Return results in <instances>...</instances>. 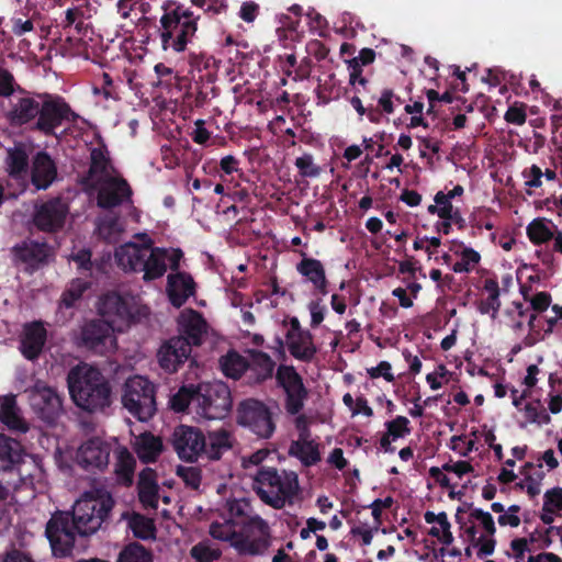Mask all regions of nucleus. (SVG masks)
<instances>
[{
	"label": "nucleus",
	"instance_id": "23",
	"mask_svg": "<svg viewBox=\"0 0 562 562\" xmlns=\"http://www.w3.org/2000/svg\"><path fill=\"white\" fill-rule=\"evenodd\" d=\"M57 177L55 161L46 151H38L32 162L31 181L37 190L47 189Z\"/></svg>",
	"mask_w": 562,
	"mask_h": 562
},
{
	"label": "nucleus",
	"instance_id": "7",
	"mask_svg": "<svg viewBox=\"0 0 562 562\" xmlns=\"http://www.w3.org/2000/svg\"><path fill=\"white\" fill-rule=\"evenodd\" d=\"M237 424L261 439H269L276 431V422L270 408L261 401L246 398L237 406Z\"/></svg>",
	"mask_w": 562,
	"mask_h": 562
},
{
	"label": "nucleus",
	"instance_id": "15",
	"mask_svg": "<svg viewBox=\"0 0 562 562\" xmlns=\"http://www.w3.org/2000/svg\"><path fill=\"white\" fill-rule=\"evenodd\" d=\"M30 404L36 415L47 424H54L63 412V401L54 387L37 382L31 391Z\"/></svg>",
	"mask_w": 562,
	"mask_h": 562
},
{
	"label": "nucleus",
	"instance_id": "4",
	"mask_svg": "<svg viewBox=\"0 0 562 562\" xmlns=\"http://www.w3.org/2000/svg\"><path fill=\"white\" fill-rule=\"evenodd\" d=\"M252 488L266 505L282 509L293 505L300 493L299 476L295 472L283 471V476L273 467H260L254 476Z\"/></svg>",
	"mask_w": 562,
	"mask_h": 562
},
{
	"label": "nucleus",
	"instance_id": "43",
	"mask_svg": "<svg viewBox=\"0 0 562 562\" xmlns=\"http://www.w3.org/2000/svg\"><path fill=\"white\" fill-rule=\"evenodd\" d=\"M128 527L138 539L148 540L155 538L156 528L153 520L140 514H134L131 517Z\"/></svg>",
	"mask_w": 562,
	"mask_h": 562
},
{
	"label": "nucleus",
	"instance_id": "64",
	"mask_svg": "<svg viewBox=\"0 0 562 562\" xmlns=\"http://www.w3.org/2000/svg\"><path fill=\"white\" fill-rule=\"evenodd\" d=\"M194 130L191 133V138L194 143L199 145H205L210 137L211 133L205 128V121L202 119H199L194 122Z\"/></svg>",
	"mask_w": 562,
	"mask_h": 562
},
{
	"label": "nucleus",
	"instance_id": "14",
	"mask_svg": "<svg viewBox=\"0 0 562 562\" xmlns=\"http://www.w3.org/2000/svg\"><path fill=\"white\" fill-rule=\"evenodd\" d=\"M97 205L102 210H111L131 203L133 190L127 180L121 176H108L98 179Z\"/></svg>",
	"mask_w": 562,
	"mask_h": 562
},
{
	"label": "nucleus",
	"instance_id": "33",
	"mask_svg": "<svg viewBox=\"0 0 562 562\" xmlns=\"http://www.w3.org/2000/svg\"><path fill=\"white\" fill-rule=\"evenodd\" d=\"M231 432L225 428L209 431L206 450L203 451L211 460H220L225 451L232 448Z\"/></svg>",
	"mask_w": 562,
	"mask_h": 562
},
{
	"label": "nucleus",
	"instance_id": "6",
	"mask_svg": "<svg viewBox=\"0 0 562 562\" xmlns=\"http://www.w3.org/2000/svg\"><path fill=\"white\" fill-rule=\"evenodd\" d=\"M195 413L206 419H222L232 408L228 386L221 381L196 384Z\"/></svg>",
	"mask_w": 562,
	"mask_h": 562
},
{
	"label": "nucleus",
	"instance_id": "47",
	"mask_svg": "<svg viewBox=\"0 0 562 562\" xmlns=\"http://www.w3.org/2000/svg\"><path fill=\"white\" fill-rule=\"evenodd\" d=\"M93 93L102 95L105 100H119V91L112 77L108 72H102L101 77L97 79L93 86Z\"/></svg>",
	"mask_w": 562,
	"mask_h": 562
},
{
	"label": "nucleus",
	"instance_id": "2",
	"mask_svg": "<svg viewBox=\"0 0 562 562\" xmlns=\"http://www.w3.org/2000/svg\"><path fill=\"white\" fill-rule=\"evenodd\" d=\"M9 99L5 119L12 127H25L45 136H56L65 122L76 123L79 115L59 95L33 93L18 86Z\"/></svg>",
	"mask_w": 562,
	"mask_h": 562
},
{
	"label": "nucleus",
	"instance_id": "56",
	"mask_svg": "<svg viewBox=\"0 0 562 562\" xmlns=\"http://www.w3.org/2000/svg\"><path fill=\"white\" fill-rule=\"evenodd\" d=\"M549 507L553 510L562 512V487H552L543 495V512H549Z\"/></svg>",
	"mask_w": 562,
	"mask_h": 562
},
{
	"label": "nucleus",
	"instance_id": "24",
	"mask_svg": "<svg viewBox=\"0 0 562 562\" xmlns=\"http://www.w3.org/2000/svg\"><path fill=\"white\" fill-rule=\"evenodd\" d=\"M276 363L271 357L262 351H252L247 359L245 382L249 385L260 384L272 378Z\"/></svg>",
	"mask_w": 562,
	"mask_h": 562
},
{
	"label": "nucleus",
	"instance_id": "20",
	"mask_svg": "<svg viewBox=\"0 0 562 562\" xmlns=\"http://www.w3.org/2000/svg\"><path fill=\"white\" fill-rule=\"evenodd\" d=\"M166 292L170 304L180 308L195 295L196 284L192 276L186 271L171 272L167 277Z\"/></svg>",
	"mask_w": 562,
	"mask_h": 562
},
{
	"label": "nucleus",
	"instance_id": "45",
	"mask_svg": "<svg viewBox=\"0 0 562 562\" xmlns=\"http://www.w3.org/2000/svg\"><path fill=\"white\" fill-rule=\"evenodd\" d=\"M435 204L427 207V212L437 215L441 220H450L452 213L458 209L454 207L451 200L443 195V191H438L434 196Z\"/></svg>",
	"mask_w": 562,
	"mask_h": 562
},
{
	"label": "nucleus",
	"instance_id": "13",
	"mask_svg": "<svg viewBox=\"0 0 562 562\" xmlns=\"http://www.w3.org/2000/svg\"><path fill=\"white\" fill-rule=\"evenodd\" d=\"M69 213L68 204L61 198H52L35 205L34 226L44 233H57L63 229Z\"/></svg>",
	"mask_w": 562,
	"mask_h": 562
},
{
	"label": "nucleus",
	"instance_id": "29",
	"mask_svg": "<svg viewBox=\"0 0 562 562\" xmlns=\"http://www.w3.org/2000/svg\"><path fill=\"white\" fill-rule=\"evenodd\" d=\"M0 420L10 430H14L22 434L29 430L27 424L20 416V411L16 404L15 396L12 394L3 396L1 400Z\"/></svg>",
	"mask_w": 562,
	"mask_h": 562
},
{
	"label": "nucleus",
	"instance_id": "9",
	"mask_svg": "<svg viewBox=\"0 0 562 562\" xmlns=\"http://www.w3.org/2000/svg\"><path fill=\"white\" fill-rule=\"evenodd\" d=\"M277 384L285 394L284 407L288 414L297 415L308 398L303 378L293 366L280 364L276 373Z\"/></svg>",
	"mask_w": 562,
	"mask_h": 562
},
{
	"label": "nucleus",
	"instance_id": "31",
	"mask_svg": "<svg viewBox=\"0 0 562 562\" xmlns=\"http://www.w3.org/2000/svg\"><path fill=\"white\" fill-rule=\"evenodd\" d=\"M115 474L117 482L123 486H131L134 480L136 460L125 447H120L116 452Z\"/></svg>",
	"mask_w": 562,
	"mask_h": 562
},
{
	"label": "nucleus",
	"instance_id": "28",
	"mask_svg": "<svg viewBox=\"0 0 562 562\" xmlns=\"http://www.w3.org/2000/svg\"><path fill=\"white\" fill-rule=\"evenodd\" d=\"M150 246H138L130 244L116 252L119 263L133 272H143L146 267V257L149 252Z\"/></svg>",
	"mask_w": 562,
	"mask_h": 562
},
{
	"label": "nucleus",
	"instance_id": "17",
	"mask_svg": "<svg viewBox=\"0 0 562 562\" xmlns=\"http://www.w3.org/2000/svg\"><path fill=\"white\" fill-rule=\"evenodd\" d=\"M177 328L179 333L177 337H183L192 349V346L203 344L209 325L200 312L193 308H184L177 318Z\"/></svg>",
	"mask_w": 562,
	"mask_h": 562
},
{
	"label": "nucleus",
	"instance_id": "18",
	"mask_svg": "<svg viewBox=\"0 0 562 562\" xmlns=\"http://www.w3.org/2000/svg\"><path fill=\"white\" fill-rule=\"evenodd\" d=\"M14 261L23 263L26 269L36 270L46 263L52 248L46 241L26 239L12 248Z\"/></svg>",
	"mask_w": 562,
	"mask_h": 562
},
{
	"label": "nucleus",
	"instance_id": "49",
	"mask_svg": "<svg viewBox=\"0 0 562 562\" xmlns=\"http://www.w3.org/2000/svg\"><path fill=\"white\" fill-rule=\"evenodd\" d=\"M176 474L184 482L186 486L199 490L202 481V471L199 467L178 465Z\"/></svg>",
	"mask_w": 562,
	"mask_h": 562
},
{
	"label": "nucleus",
	"instance_id": "8",
	"mask_svg": "<svg viewBox=\"0 0 562 562\" xmlns=\"http://www.w3.org/2000/svg\"><path fill=\"white\" fill-rule=\"evenodd\" d=\"M159 22V37L165 52L169 49L176 53L184 52L198 31L196 22H179L175 13H164Z\"/></svg>",
	"mask_w": 562,
	"mask_h": 562
},
{
	"label": "nucleus",
	"instance_id": "1",
	"mask_svg": "<svg viewBox=\"0 0 562 562\" xmlns=\"http://www.w3.org/2000/svg\"><path fill=\"white\" fill-rule=\"evenodd\" d=\"M112 495L104 490L85 493L71 512L57 510L46 524L45 536L56 558L71 555L76 537L95 533L110 517L114 507Z\"/></svg>",
	"mask_w": 562,
	"mask_h": 562
},
{
	"label": "nucleus",
	"instance_id": "22",
	"mask_svg": "<svg viewBox=\"0 0 562 562\" xmlns=\"http://www.w3.org/2000/svg\"><path fill=\"white\" fill-rule=\"evenodd\" d=\"M47 340V330L41 321H35L24 326L20 341V351L30 361L37 360L43 352Z\"/></svg>",
	"mask_w": 562,
	"mask_h": 562
},
{
	"label": "nucleus",
	"instance_id": "54",
	"mask_svg": "<svg viewBox=\"0 0 562 562\" xmlns=\"http://www.w3.org/2000/svg\"><path fill=\"white\" fill-rule=\"evenodd\" d=\"M14 76L0 66V97L10 98L18 90Z\"/></svg>",
	"mask_w": 562,
	"mask_h": 562
},
{
	"label": "nucleus",
	"instance_id": "51",
	"mask_svg": "<svg viewBox=\"0 0 562 562\" xmlns=\"http://www.w3.org/2000/svg\"><path fill=\"white\" fill-rule=\"evenodd\" d=\"M524 413L528 423L531 424L547 425L551 422V417L540 405L539 401H537V405L533 403H527L524 407Z\"/></svg>",
	"mask_w": 562,
	"mask_h": 562
},
{
	"label": "nucleus",
	"instance_id": "46",
	"mask_svg": "<svg viewBox=\"0 0 562 562\" xmlns=\"http://www.w3.org/2000/svg\"><path fill=\"white\" fill-rule=\"evenodd\" d=\"M29 166V157L23 148L15 147L8 153V168L12 176H20L26 172Z\"/></svg>",
	"mask_w": 562,
	"mask_h": 562
},
{
	"label": "nucleus",
	"instance_id": "19",
	"mask_svg": "<svg viewBox=\"0 0 562 562\" xmlns=\"http://www.w3.org/2000/svg\"><path fill=\"white\" fill-rule=\"evenodd\" d=\"M102 321L109 322L113 327L116 323H128L133 318L130 302L117 292H108L100 297L98 305Z\"/></svg>",
	"mask_w": 562,
	"mask_h": 562
},
{
	"label": "nucleus",
	"instance_id": "59",
	"mask_svg": "<svg viewBox=\"0 0 562 562\" xmlns=\"http://www.w3.org/2000/svg\"><path fill=\"white\" fill-rule=\"evenodd\" d=\"M363 66L357 63L356 59L348 60L349 69V85L356 87L357 85L366 86L369 83V79L363 75Z\"/></svg>",
	"mask_w": 562,
	"mask_h": 562
},
{
	"label": "nucleus",
	"instance_id": "34",
	"mask_svg": "<svg viewBox=\"0 0 562 562\" xmlns=\"http://www.w3.org/2000/svg\"><path fill=\"white\" fill-rule=\"evenodd\" d=\"M162 450L160 438L150 432H145L138 437L135 443V451L142 462H155Z\"/></svg>",
	"mask_w": 562,
	"mask_h": 562
},
{
	"label": "nucleus",
	"instance_id": "60",
	"mask_svg": "<svg viewBox=\"0 0 562 562\" xmlns=\"http://www.w3.org/2000/svg\"><path fill=\"white\" fill-rule=\"evenodd\" d=\"M470 517L479 520L488 536H493L496 532V527L492 515L488 512H484L481 508H474Z\"/></svg>",
	"mask_w": 562,
	"mask_h": 562
},
{
	"label": "nucleus",
	"instance_id": "39",
	"mask_svg": "<svg viewBox=\"0 0 562 562\" xmlns=\"http://www.w3.org/2000/svg\"><path fill=\"white\" fill-rule=\"evenodd\" d=\"M90 283L83 279H75L69 286L63 292L59 307L70 308L79 301L83 293L89 289Z\"/></svg>",
	"mask_w": 562,
	"mask_h": 562
},
{
	"label": "nucleus",
	"instance_id": "44",
	"mask_svg": "<svg viewBox=\"0 0 562 562\" xmlns=\"http://www.w3.org/2000/svg\"><path fill=\"white\" fill-rule=\"evenodd\" d=\"M154 71L157 76L156 87L170 90L172 87L179 85L180 77L173 70V68L165 65L164 63H158L154 67Z\"/></svg>",
	"mask_w": 562,
	"mask_h": 562
},
{
	"label": "nucleus",
	"instance_id": "63",
	"mask_svg": "<svg viewBox=\"0 0 562 562\" xmlns=\"http://www.w3.org/2000/svg\"><path fill=\"white\" fill-rule=\"evenodd\" d=\"M11 32L15 36H22L25 33L33 31L34 24L31 19H23L22 15H13L10 19Z\"/></svg>",
	"mask_w": 562,
	"mask_h": 562
},
{
	"label": "nucleus",
	"instance_id": "30",
	"mask_svg": "<svg viewBox=\"0 0 562 562\" xmlns=\"http://www.w3.org/2000/svg\"><path fill=\"white\" fill-rule=\"evenodd\" d=\"M168 249L161 247H151L146 257V267L143 270L144 281H151L161 278L167 271Z\"/></svg>",
	"mask_w": 562,
	"mask_h": 562
},
{
	"label": "nucleus",
	"instance_id": "32",
	"mask_svg": "<svg viewBox=\"0 0 562 562\" xmlns=\"http://www.w3.org/2000/svg\"><path fill=\"white\" fill-rule=\"evenodd\" d=\"M111 167V160L108 155L105 147H94L90 153V166L87 177L83 179V183L88 184L90 180L103 179L109 175V168Z\"/></svg>",
	"mask_w": 562,
	"mask_h": 562
},
{
	"label": "nucleus",
	"instance_id": "12",
	"mask_svg": "<svg viewBox=\"0 0 562 562\" xmlns=\"http://www.w3.org/2000/svg\"><path fill=\"white\" fill-rule=\"evenodd\" d=\"M112 446L105 440L93 437L83 441L76 451L77 464L87 472H103L109 463Z\"/></svg>",
	"mask_w": 562,
	"mask_h": 562
},
{
	"label": "nucleus",
	"instance_id": "38",
	"mask_svg": "<svg viewBox=\"0 0 562 562\" xmlns=\"http://www.w3.org/2000/svg\"><path fill=\"white\" fill-rule=\"evenodd\" d=\"M196 385H182L170 398V407L177 413L186 412L190 405L195 408Z\"/></svg>",
	"mask_w": 562,
	"mask_h": 562
},
{
	"label": "nucleus",
	"instance_id": "36",
	"mask_svg": "<svg viewBox=\"0 0 562 562\" xmlns=\"http://www.w3.org/2000/svg\"><path fill=\"white\" fill-rule=\"evenodd\" d=\"M221 370L225 376L238 380L245 379L247 370V359L235 350L228 351L220 360Z\"/></svg>",
	"mask_w": 562,
	"mask_h": 562
},
{
	"label": "nucleus",
	"instance_id": "35",
	"mask_svg": "<svg viewBox=\"0 0 562 562\" xmlns=\"http://www.w3.org/2000/svg\"><path fill=\"white\" fill-rule=\"evenodd\" d=\"M288 453L290 457L296 458L306 468L313 467L322 460L319 443L291 442Z\"/></svg>",
	"mask_w": 562,
	"mask_h": 562
},
{
	"label": "nucleus",
	"instance_id": "53",
	"mask_svg": "<svg viewBox=\"0 0 562 562\" xmlns=\"http://www.w3.org/2000/svg\"><path fill=\"white\" fill-rule=\"evenodd\" d=\"M363 99L359 95H353L350 100L352 108L359 115H367L370 122L379 123L380 122V111L374 109V104L372 102L366 101L367 105H363Z\"/></svg>",
	"mask_w": 562,
	"mask_h": 562
},
{
	"label": "nucleus",
	"instance_id": "40",
	"mask_svg": "<svg viewBox=\"0 0 562 562\" xmlns=\"http://www.w3.org/2000/svg\"><path fill=\"white\" fill-rule=\"evenodd\" d=\"M98 235L106 243L116 241L119 235L122 233V227L119 217L115 215H105L97 222Z\"/></svg>",
	"mask_w": 562,
	"mask_h": 562
},
{
	"label": "nucleus",
	"instance_id": "41",
	"mask_svg": "<svg viewBox=\"0 0 562 562\" xmlns=\"http://www.w3.org/2000/svg\"><path fill=\"white\" fill-rule=\"evenodd\" d=\"M116 562H154L149 550L138 542L125 546L119 553Z\"/></svg>",
	"mask_w": 562,
	"mask_h": 562
},
{
	"label": "nucleus",
	"instance_id": "25",
	"mask_svg": "<svg viewBox=\"0 0 562 562\" xmlns=\"http://www.w3.org/2000/svg\"><path fill=\"white\" fill-rule=\"evenodd\" d=\"M138 501L144 508L156 509L159 502V485L157 473L151 468L143 469L137 481Z\"/></svg>",
	"mask_w": 562,
	"mask_h": 562
},
{
	"label": "nucleus",
	"instance_id": "16",
	"mask_svg": "<svg viewBox=\"0 0 562 562\" xmlns=\"http://www.w3.org/2000/svg\"><path fill=\"white\" fill-rule=\"evenodd\" d=\"M192 349L183 337H170L157 351L159 367L166 373H176L190 359Z\"/></svg>",
	"mask_w": 562,
	"mask_h": 562
},
{
	"label": "nucleus",
	"instance_id": "58",
	"mask_svg": "<svg viewBox=\"0 0 562 562\" xmlns=\"http://www.w3.org/2000/svg\"><path fill=\"white\" fill-rule=\"evenodd\" d=\"M552 533H554V530H550V526L546 529L537 528L529 535L528 540L530 541V543H538V549H547L553 542V539L551 537Z\"/></svg>",
	"mask_w": 562,
	"mask_h": 562
},
{
	"label": "nucleus",
	"instance_id": "55",
	"mask_svg": "<svg viewBox=\"0 0 562 562\" xmlns=\"http://www.w3.org/2000/svg\"><path fill=\"white\" fill-rule=\"evenodd\" d=\"M394 91L389 88L383 89L380 97L378 99L375 98L378 104L374 105V109L380 111V119L383 113L392 114L394 112Z\"/></svg>",
	"mask_w": 562,
	"mask_h": 562
},
{
	"label": "nucleus",
	"instance_id": "10",
	"mask_svg": "<svg viewBox=\"0 0 562 562\" xmlns=\"http://www.w3.org/2000/svg\"><path fill=\"white\" fill-rule=\"evenodd\" d=\"M171 445L181 460L195 462L206 450V438L198 427L179 425L172 432Z\"/></svg>",
	"mask_w": 562,
	"mask_h": 562
},
{
	"label": "nucleus",
	"instance_id": "26",
	"mask_svg": "<svg viewBox=\"0 0 562 562\" xmlns=\"http://www.w3.org/2000/svg\"><path fill=\"white\" fill-rule=\"evenodd\" d=\"M24 458V449L16 439L0 434V471L16 469Z\"/></svg>",
	"mask_w": 562,
	"mask_h": 562
},
{
	"label": "nucleus",
	"instance_id": "52",
	"mask_svg": "<svg viewBox=\"0 0 562 562\" xmlns=\"http://www.w3.org/2000/svg\"><path fill=\"white\" fill-rule=\"evenodd\" d=\"M295 167L304 178H316L321 175V167L314 162L311 154H304L295 159Z\"/></svg>",
	"mask_w": 562,
	"mask_h": 562
},
{
	"label": "nucleus",
	"instance_id": "57",
	"mask_svg": "<svg viewBox=\"0 0 562 562\" xmlns=\"http://www.w3.org/2000/svg\"><path fill=\"white\" fill-rule=\"evenodd\" d=\"M220 551L212 549L207 546H204L202 543H198L191 549V555L198 562H212L214 560H217L220 558Z\"/></svg>",
	"mask_w": 562,
	"mask_h": 562
},
{
	"label": "nucleus",
	"instance_id": "21",
	"mask_svg": "<svg viewBox=\"0 0 562 562\" xmlns=\"http://www.w3.org/2000/svg\"><path fill=\"white\" fill-rule=\"evenodd\" d=\"M302 257L296 263L295 269L306 282L311 283L314 290L321 295L328 293L329 281L326 277V270L323 262L316 258L308 257L303 250L299 251Z\"/></svg>",
	"mask_w": 562,
	"mask_h": 562
},
{
	"label": "nucleus",
	"instance_id": "5",
	"mask_svg": "<svg viewBox=\"0 0 562 562\" xmlns=\"http://www.w3.org/2000/svg\"><path fill=\"white\" fill-rule=\"evenodd\" d=\"M122 404L139 422H147L157 411L155 384L142 375L128 378L123 386Z\"/></svg>",
	"mask_w": 562,
	"mask_h": 562
},
{
	"label": "nucleus",
	"instance_id": "11",
	"mask_svg": "<svg viewBox=\"0 0 562 562\" xmlns=\"http://www.w3.org/2000/svg\"><path fill=\"white\" fill-rule=\"evenodd\" d=\"M114 327L102 319L87 322L80 330L79 346L103 356L115 346Z\"/></svg>",
	"mask_w": 562,
	"mask_h": 562
},
{
	"label": "nucleus",
	"instance_id": "50",
	"mask_svg": "<svg viewBox=\"0 0 562 562\" xmlns=\"http://www.w3.org/2000/svg\"><path fill=\"white\" fill-rule=\"evenodd\" d=\"M386 434L393 440L403 438L411 434L409 420L405 416H396L394 419L385 423Z\"/></svg>",
	"mask_w": 562,
	"mask_h": 562
},
{
	"label": "nucleus",
	"instance_id": "42",
	"mask_svg": "<svg viewBox=\"0 0 562 562\" xmlns=\"http://www.w3.org/2000/svg\"><path fill=\"white\" fill-rule=\"evenodd\" d=\"M527 236L533 245L539 246L551 240L554 234L544 218H535L527 226Z\"/></svg>",
	"mask_w": 562,
	"mask_h": 562
},
{
	"label": "nucleus",
	"instance_id": "3",
	"mask_svg": "<svg viewBox=\"0 0 562 562\" xmlns=\"http://www.w3.org/2000/svg\"><path fill=\"white\" fill-rule=\"evenodd\" d=\"M67 383L74 403L82 411L102 413L112 404V386L97 368H72Z\"/></svg>",
	"mask_w": 562,
	"mask_h": 562
},
{
	"label": "nucleus",
	"instance_id": "37",
	"mask_svg": "<svg viewBox=\"0 0 562 562\" xmlns=\"http://www.w3.org/2000/svg\"><path fill=\"white\" fill-rule=\"evenodd\" d=\"M87 12V5L68 8L65 12L64 29H74L78 35H87L89 29ZM68 34H70V31H68Z\"/></svg>",
	"mask_w": 562,
	"mask_h": 562
},
{
	"label": "nucleus",
	"instance_id": "62",
	"mask_svg": "<svg viewBox=\"0 0 562 562\" xmlns=\"http://www.w3.org/2000/svg\"><path fill=\"white\" fill-rule=\"evenodd\" d=\"M236 548L240 553L257 555L260 554L265 548V544L261 540L258 539H241L236 542Z\"/></svg>",
	"mask_w": 562,
	"mask_h": 562
},
{
	"label": "nucleus",
	"instance_id": "61",
	"mask_svg": "<svg viewBox=\"0 0 562 562\" xmlns=\"http://www.w3.org/2000/svg\"><path fill=\"white\" fill-rule=\"evenodd\" d=\"M188 61L192 69H196L199 71L202 69H209L215 64L214 57L205 53H190Z\"/></svg>",
	"mask_w": 562,
	"mask_h": 562
},
{
	"label": "nucleus",
	"instance_id": "48",
	"mask_svg": "<svg viewBox=\"0 0 562 562\" xmlns=\"http://www.w3.org/2000/svg\"><path fill=\"white\" fill-rule=\"evenodd\" d=\"M460 256L461 260L452 266V271L456 273L471 272L481 260V255L471 247H464Z\"/></svg>",
	"mask_w": 562,
	"mask_h": 562
},
{
	"label": "nucleus",
	"instance_id": "27",
	"mask_svg": "<svg viewBox=\"0 0 562 562\" xmlns=\"http://www.w3.org/2000/svg\"><path fill=\"white\" fill-rule=\"evenodd\" d=\"M285 340L290 355L302 362H311L318 351L310 330L293 335L292 338H285Z\"/></svg>",
	"mask_w": 562,
	"mask_h": 562
}]
</instances>
